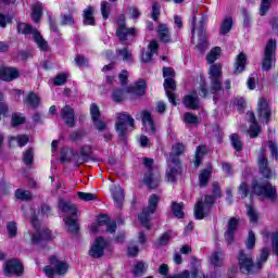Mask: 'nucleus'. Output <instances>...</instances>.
Segmentation results:
<instances>
[{
  "mask_svg": "<svg viewBox=\"0 0 278 278\" xmlns=\"http://www.w3.org/2000/svg\"><path fill=\"white\" fill-rule=\"evenodd\" d=\"M7 229L10 238H14V236H16V231L18 228L16 227V223L10 222L7 226Z\"/></svg>",
  "mask_w": 278,
  "mask_h": 278,
  "instance_id": "nucleus-59",
  "label": "nucleus"
},
{
  "mask_svg": "<svg viewBox=\"0 0 278 278\" xmlns=\"http://www.w3.org/2000/svg\"><path fill=\"white\" fill-rule=\"evenodd\" d=\"M143 164L147 168L143 177V184H146L148 188H157V186H160V173L153 169V160L144 159Z\"/></svg>",
  "mask_w": 278,
  "mask_h": 278,
  "instance_id": "nucleus-7",
  "label": "nucleus"
},
{
  "mask_svg": "<svg viewBox=\"0 0 278 278\" xmlns=\"http://www.w3.org/2000/svg\"><path fill=\"white\" fill-rule=\"evenodd\" d=\"M25 123V116L21 113H15L12 115V126L18 127V125H23Z\"/></svg>",
  "mask_w": 278,
  "mask_h": 278,
  "instance_id": "nucleus-53",
  "label": "nucleus"
},
{
  "mask_svg": "<svg viewBox=\"0 0 278 278\" xmlns=\"http://www.w3.org/2000/svg\"><path fill=\"white\" fill-rule=\"evenodd\" d=\"M253 189L254 194H257V197H266L267 199H270V201L277 199V190L273 188L271 185L254 182Z\"/></svg>",
  "mask_w": 278,
  "mask_h": 278,
  "instance_id": "nucleus-16",
  "label": "nucleus"
},
{
  "mask_svg": "<svg viewBox=\"0 0 278 278\" xmlns=\"http://www.w3.org/2000/svg\"><path fill=\"white\" fill-rule=\"evenodd\" d=\"M78 199H80V201H94L97 195H94V193L78 192Z\"/></svg>",
  "mask_w": 278,
  "mask_h": 278,
  "instance_id": "nucleus-56",
  "label": "nucleus"
},
{
  "mask_svg": "<svg viewBox=\"0 0 278 278\" xmlns=\"http://www.w3.org/2000/svg\"><path fill=\"white\" fill-rule=\"evenodd\" d=\"M16 199H21L22 201H29L31 199V192L23 189H18L15 192Z\"/></svg>",
  "mask_w": 278,
  "mask_h": 278,
  "instance_id": "nucleus-52",
  "label": "nucleus"
},
{
  "mask_svg": "<svg viewBox=\"0 0 278 278\" xmlns=\"http://www.w3.org/2000/svg\"><path fill=\"white\" fill-rule=\"evenodd\" d=\"M111 194L114 203L117 204L118 207H121V205H123V201H125V192L123 191V188L113 185L111 187Z\"/></svg>",
  "mask_w": 278,
  "mask_h": 278,
  "instance_id": "nucleus-27",
  "label": "nucleus"
},
{
  "mask_svg": "<svg viewBox=\"0 0 278 278\" xmlns=\"http://www.w3.org/2000/svg\"><path fill=\"white\" fill-rule=\"evenodd\" d=\"M230 142L236 151H242V140H240V136L232 134L230 136Z\"/></svg>",
  "mask_w": 278,
  "mask_h": 278,
  "instance_id": "nucleus-46",
  "label": "nucleus"
},
{
  "mask_svg": "<svg viewBox=\"0 0 278 278\" xmlns=\"http://www.w3.org/2000/svg\"><path fill=\"white\" fill-rule=\"evenodd\" d=\"M27 142H29V137L25 135L9 138L10 147H25Z\"/></svg>",
  "mask_w": 278,
  "mask_h": 278,
  "instance_id": "nucleus-36",
  "label": "nucleus"
},
{
  "mask_svg": "<svg viewBox=\"0 0 278 278\" xmlns=\"http://www.w3.org/2000/svg\"><path fill=\"white\" fill-rule=\"evenodd\" d=\"M147 268H148L147 264H144L142 262H137L135 264L132 273H134L135 277H140V276L144 275V273H147Z\"/></svg>",
  "mask_w": 278,
  "mask_h": 278,
  "instance_id": "nucleus-43",
  "label": "nucleus"
},
{
  "mask_svg": "<svg viewBox=\"0 0 278 278\" xmlns=\"http://www.w3.org/2000/svg\"><path fill=\"white\" fill-rule=\"evenodd\" d=\"M233 103L238 112H242L244 108H247V101L244 100V98H237Z\"/></svg>",
  "mask_w": 278,
  "mask_h": 278,
  "instance_id": "nucleus-60",
  "label": "nucleus"
},
{
  "mask_svg": "<svg viewBox=\"0 0 278 278\" xmlns=\"http://www.w3.org/2000/svg\"><path fill=\"white\" fill-rule=\"evenodd\" d=\"M34 23H40V18H42V3L34 2L31 4V14H30Z\"/></svg>",
  "mask_w": 278,
  "mask_h": 278,
  "instance_id": "nucleus-34",
  "label": "nucleus"
},
{
  "mask_svg": "<svg viewBox=\"0 0 278 278\" xmlns=\"http://www.w3.org/2000/svg\"><path fill=\"white\" fill-rule=\"evenodd\" d=\"M182 121L186 125H199V117L190 112L184 114Z\"/></svg>",
  "mask_w": 278,
  "mask_h": 278,
  "instance_id": "nucleus-41",
  "label": "nucleus"
},
{
  "mask_svg": "<svg viewBox=\"0 0 278 278\" xmlns=\"http://www.w3.org/2000/svg\"><path fill=\"white\" fill-rule=\"evenodd\" d=\"M258 168L263 177H265L266 179H270V177H273V170L268 168V160H266V157H258Z\"/></svg>",
  "mask_w": 278,
  "mask_h": 278,
  "instance_id": "nucleus-31",
  "label": "nucleus"
},
{
  "mask_svg": "<svg viewBox=\"0 0 278 278\" xmlns=\"http://www.w3.org/2000/svg\"><path fill=\"white\" fill-rule=\"evenodd\" d=\"M157 203H160V198L155 194L151 195L148 202V207H146L142 213L139 215V220L146 227V229H151V215L155 214V210H157Z\"/></svg>",
  "mask_w": 278,
  "mask_h": 278,
  "instance_id": "nucleus-11",
  "label": "nucleus"
},
{
  "mask_svg": "<svg viewBox=\"0 0 278 278\" xmlns=\"http://www.w3.org/2000/svg\"><path fill=\"white\" fill-rule=\"evenodd\" d=\"M136 28L125 27V16H121L117 21V38H119V40H129V38H131V36H136Z\"/></svg>",
  "mask_w": 278,
  "mask_h": 278,
  "instance_id": "nucleus-19",
  "label": "nucleus"
},
{
  "mask_svg": "<svg viewBox=\"0 0 278 278\" xmlns=\"http://www.w3.org/2000/svg\"><path fill=\"white\" fill-rule=\"evenodd\" d=\"M17 31L20 34H33V38L38 46V49H40L41 51H49V43H47V40L42 38V35H40L38 30L34 29L31 25L27 23H18Z\"/></svg>",
  "mask_w": 278,
  "mask_h": 278,
  "instance_id": "nucleus-6",
  "label": "nucleus"
},
{
  "mask_svg": "<svg viewBox=\"0 0 278 278\" xmlns=\"http://www.w3.org/2000/svg\"><path fill=\"white\" fill-rule=\"evenodd\" d=\"M210 177H212V166H208L206 169H202L199 175V186L200 188H205L207 182L210 181Z\"/></svg>",
  "mask_w": 278,
  "mask_h": 278,
  "instance_id": "nucleus-35",
  "label": "nucleus"
},
{
  "mask_svg": "<svg viewBox=\"0 0 278 278\" xmlns=\"http://www.w3.org/2000/svg\"><path fill=\"white\" fill-rule=\"evenodd\" d=\"M247 249H253L255 247V232L249 231L248 240H247Z\"/></svg>",
  "mask_w": 278,
  "mask_h": 278,
  "instance_id": "nucleus-58",
  "label": "nucleus"
},
{
  "mask_svg": "<svg viewBox=\"0 0 278 278\" xmlns=\"http://www.w3.org/2000/svg\"><path fill=\"white\" fill-rule=\"evenodd\" d=\"M257 112L260 118H262V121H266V123H268V121H270V116H273V110L270 109V105H268V101L264 98L258 100Z\"/></svg>",
  "mask_w": 278,
  "mask_h": 278,
  "instance_id": "nucleus-22",
  "label": "nucleus"
},
{
  "mask_svg": "<svg viewBox=\"0 0 278 278\" xmlns=\"http://www.w3.org/2000/svg\"><path fill=\"white\" fill-rule=\"evenodd\" d=\"M185 147L181 143H175L172 147V153L167 159L166 178L168 181H175L179 170H181V164L179 163V155L184 153Z\"/></svg>",
  "mask_w": 278,
  "mask_h": 278,
  "instance_id": "nucleus-2",
  "label": "nucleus"
},
{
  "mask_svg": "<svg viewBox=\"0 0 278 278\" xmlns=\"http://www.w3.org/2000/svg\"><path fill=\"white\" fill-rule=\"evenodd\" d=\"M211 264L213 266H222L223 265V253H219V252H214L212 255H211Z\"/></svg>",
  "mask_w": 278,
  "mask_h": 278,
  "instance_id": "nucleus-49",
  "label": "nucleus"
},
{
  "mask_svg": "<svg viewBox=\"0 0 278 278\" xmlns=\"http://www.w3.org/2000/svg\"><path fill=\"white\" fill-rule=\"evenodd\" d=\"M163 77L165 79L164 89L167 94L168 101L172 103V105H177V102L175 101V93H173V90L177 88V85L173 79V77H175V71H173V68L170 67H164Z\"/></svg>",
  "mask_w": 278,
  "mask_h": 278,
  "instance_id": "nucleus-8",
  "label": "nucleus"
},
{
  "mask_svg": "<svg viewBox=\"0 0 278 278\" xmlns=\"http://www.w3.org/2000/svg\"><path fill=\"white\" fill-rule=\"evenodd\" d=\"M90 116L92 122L99 121L101 118V111L99 110V106L96 103L90 105Z\"/></svg>",
  "mask_w": 278,
  "mask_h": 278,
  "instance_id": "nucleus-50",
  "label": "nucleus"
},
{
  "mask_svg": "<svg viewBox=\"0 0 278 278\" xmlns=\"http://www.w3.org/2000/svg\"><path fill=\"white\" fill-rule=\"evenodd\" d=\"M157 49H160V45L157 41L152 40L148 46V51L141 54L142 62H151V60H153V55L157 53Z\"/></svg>",
  "mask_w": 278,
  "mask_h": 278,
  "instance_id": "nucleus-26",
  "label": "nucleus"
},
{
  "mask_svg": "<svg viewBox=\"0 0 278 278\" xmlns=\"http://www.w3.org/2000/svg\"><path fill=\"white\" fill-rule=\"evenodd\" d=\"M66 79H68V75L63 73L59 74L53 81L55 86H64V84H66Z\"/></svg>",
  "mask_w": 278,
  "mask_h": 278,
  "instance_id": "nucleus-55",
  "label": "nucleus"
},
{
  "mask_svg": "<svg viewBox=\"0 0 278 278\" xmlns=\"http://www.w3.org/2000/svg\"><path fill=\"white\" fill-rule=\"evenodd\" d=\"M256 86H257V75L253 74L252 77L248 79V88L250 90H255Z\"/></svg>",
  "mask_w": 278,
  "mask_h": 278,
  "instance_id": "nucleus-63",
  "label": "nucleus"
},
{
  "mask_svg": "<svg viewBox=\"0 0 278 278\" xmlns=\"http://www.w3.org/2000/svg\"><path fill=\"white\" fill-rule=\"evenodd\" d=\"M24 163L29 165L31 164L33 160H34V150L29 149L24 153L23 156Z\"/></svg>",
  "mask_w": 278,
  "mask_h": 278,
  "instance_id": "nucleus-61",
  "label": "nucleus"
},
{
  "mask_svg": "<svg viewBox=\"0 0 278 278\" xmlns=\"http://www.w3.org/2000/svg\"><path fill=\"white\" fill-rule=\"evenodd\" d=\"M277 51V41L270 39L266 47L263 59V71H270L271 66H275V53Z\"/></svg>",
  "mask_w": 278,
  "mask_h": 278,
  "instance_id": "nucleus-14",
  "label": "nucleus"
},
{
  "mask_svg": "<svg viewBox=\"0 0 278 278\" xmlns=\"http://www.w3.org/2000/svg\"><path fill=\"white\" fill-rule=\"evenodd\" d=\"M191 278H207L201 270V262L197 257H191Z\"/></svg>",
  "mask_w": 278,
  "mask_h": 278,
  "instance_id": "nucleus-29",
  "label": "nucleus"
},
{
  "mask_svg": "<svg viewBox=\"0 0 278 278\" xmlns=\"http://www.w3.org/2000/svg\"><path fill=\"white\" fill-rule=\"evenodd\" d=\"M210 88L207 89L211 94H218L223 90V64L214 63L208 68Z\"/></svg>",
  "mask_w": 278,
  "mask_h": 278,
  "instance_id": "nucleus-4",
  "label": "nucleus"
},
{
  "mask_svg": "<svg viewBox=\"0 0 278 278\" xmlns=\"http://www.w3.org/2000/svg\"><path fill=\"white\" fill-rule=\"evenodd\" d=\"M21 77V70L14 66H0V79L2 81H14Z\"/></svg>",
  "mask_w": 278,
  "mask_h": 278,
  "instance_id": "nucleus-20",
  "label": "nucleus"
},
{
  "mask_svg": "<svg viewBox=\"0 0 278 278\" xmlns=\"http://www.w3.org/2000/svg\"><path fill=\"white\" fill-rule=\"evenodd\" d=\"M24 103L29 108H38L40 105V98L34 92H30L24 100Z\"/></svg>",
  "mask_w": 278,
  "mask_h": 278,
  "instance_id": "nucleus-39",
  "label": "nucleus"
},
{
  "mask_svg": "<svg viewBox=\"0 0 278 278\" xmlns=\"http://www.w3.org/2000/svg\"><path fill=\"white\" fill-rule=\"evenodd\" d=\"M218 58H220V48L215 47L206 55V62L207 64H214Z\"/></svg>",
  "mask_w": 278,
  "mask_h": 278,
  "instance_id": "nucleus-40",
  "label": "nucleus"
},
{
  "mask_svg": "<svg viewBox=\"0 0 278 278\" xmlns=\"http://www.w3.org/2000/svg\"><path fill=\"white\" fill-rule=\"evenodd\" d=\"M59 207L65 214V225L72 233H77L79 230V224H77V219L73 218L72 216H77V206L72 204L71 202H66L61 200L59 203Z\"/></svg>",
  "mask_w": 278,
  "mask_h": 278,
  "instance_id": "nucleus-5",
  "label": "nucleus"
},
{
  "mask_svg": "<svg viewBox=\"0 0 278 278\" xmlns=\"http://www.w3.org/2000/svg\"><path fill=\"white\" fill-rule=\"evenodd\" d=\"M152 18L153 21H157V18H160V3L157 2L152 4Z\"/></svg>",
  "mask_w": 278,
  "mask_h": 278,
  "instance_id": "nucleus-62",
  "label": "nucleus"
},
{
  "mask_svg": "<svg viewBox=\"0 0 278 278\" xmlns=\"http://www.w3.org/2000/svg\"><path fill=\"white\" fill-rule=\"evenodd\" d=\"M207 153V147L205 146H199L195 150V156H194V167L199 168L201 166V162L203 161V155Z\"/></svg>",
  "mask_w": 278,
  "mask_h": 278,
  "instance_id": "nucleus-37",
  "label": "nucleus"
},
{
  "mask_svg": "<svg viewBox=\"0 0 278 278\" xmlns=\"http://www.w3.org/2000/svg\"><path fill=\"white\" fill-rule=\"evenodd\" d=\"M4 275L10 277V275H23V264L17 260H9L3 264Z\"/></svg>",
  "mask_w": 278,
  "mask_h": 278,
  "instance_id": "nucleus-21",
  "label": "nucleus"
},
{
  "mask_svg": "<svg viewBox=\"0 0 278 278\" xmlns=\"http://www.w3.org/2000/svg\"><path fill=\"white\" fill-rule=\"evenodd\" d=\"M172 212L176 218H184V203H173Z\"/></svg>",
  "mask_w": 278,
  "mask_h": 278,
  "instance_id": "nucleus-45",
  "label": "nucleus"
},
{
  "mask_svg": "<svg viewBox=\"0 0 278 278\" xmlns=\"http://www.w3.org/2000/svg\"><path fill=\"white\" fill-rule=\"evenodd\" d=\"M247 214L251 223L255 224L260 220V214H257V211L253 206H247Z\"/></svg>",
  "mask_w": 278,
  "mask_h": 278,
  "instance_id": "nucleus-47",
  "label": "nucleus"
},
{
  "mask_svg": "<svg viewBox=\"0 0 278 278\" xmlns=\"http://www.w3.org/2000/svg\"><path fill=\"white\" fill-rule=\"evenodd\" d=\"M192 41L197 49L203 53L207 49V37L205 36V28L203 26L197 27V17L192 20Z\"/></svg>",
  "mask_w": 278,
  "mask_h": 278,
  "instance_id": "nucleus-10",
  "label": "nucleus"
},
{
  "mask_svg": "<svg viewBox=\"0 0 278 278\" xmlns=\"http://www.w3.org/2000/svg\"><path fill=\"white\" fill-rule=\"evenodd\" d=\"M117 53L123 62H127V64H131V62H134V56L131 52H129V50H127L126 48L118 50Z\"/></svg>",
  "mask_w": 278,
  "mask_h": 278,
  "instance_id": "nucleus-42",
  "label": "nucleus"
},
{
  "mask_svg": "<svg viewBox=\"0 0 278 278\" xmlns=\"http://www.w3.org/2000/svg\"><path fill=\"white\" fill-rule=\"evenodd\" d=\"M199 94V96H198ZM211 93L207 90V83L203 76H200V81L194 85V89L191 93H188L184 98V105L189 110H199V97H208Z\"/></svg>",
  "mask_w": 278,
  "mask_h": 278,
  "instance_id": "nucleus-1",
  "label": "nucleus"
},
{
  "mask_svg": "<svg viewBox=\"0 0 278 278\" xmlns=\"http://www.w3.org/2000/svg\"><path fill=\"white\" fill-rule=\"evenodd\" d=\"M268 260V249H263L260 255V258L256 264H253V258L251 255L244 254L243 251L239 254V266L242 273H257L260 268H262V264H264Z\"/></svg>",
  "mask_w": 278,
  "mask_h": 278,
  "instance_id": "nucleus-3",
  "label": "nucleus"
},
{
  "mask_svg": "<svg viewBox=\"0 0 278 278\" xmlns=\"http://www.w3.org/2000/svg\"><path fill=\"white\" fill-rule=\"evenodd\" d=\"M156 31L162 42H170V29H168L166 24H159Z\"/></svg>",
  "mask_w": 278,
  "mask_h": 278,
  "instance_id": "nucleus-33",
  "label": "nucleus"
},
{
  "mask_svg": "<svg viewBox=\"0 0 278 278\" xmlns=\"http://www.w3.org/2000/svg\"><path fill=\"white\" fill-rule=\"evenodd\" d=\"M113 100L121 102L125 100V92L123 90H115L113 92Z\"/></svg>",
  "mask_w": 278,
  "mask_h": 278,
  "instance_id": "nucleus-64",
  "label": "nucleus"
},
{
  "mask_svg": "<svg viewBox=\"0 0 278 278\" xmlns=\"http://www.w3.org/2000/svg\"><path fill=\"white\" fill-rule=\"evenodd\" d=\"M232 25L233 20H231V17H226L220 25V34H229V31H231Z\"/></svg>",
  "mask_w": 278,
  "mask_h": 278,
  "instance_id": "nucleus-44",
  "label": "nucleus"
},
{
  "mask_svg": "<svg viewBox=\"0 0 278 278\" xmlns=\"http://www.w3.org/2000/svg\"><path fill=\"white\" fill-rule=\"evenodd\" d=\"M115 123V131L119 138L127 136V126L134 127V118L127 113H117Z\"/></svg>",
  "mask_w": 278,
  "mask_h": 278,
  "instance_id": "nucleus-13",
  "label": "nucleus"
},
{
  "mask_svg": "<svg viewBox=\"0 0 278 278\" xmlns=\"http://www.w3.org/2000/svg\"><path fill=\"white\" fill-rule=\"evenodd\" d=\"M112 10V5L104 1V2H101V14L104 18V21H108V18H110V12Z\"/></svg>",
  "mask_w": 278,
  "mask_h": 278,
  "instance_id": "nucleus-48",
  "label": "nucleus"
},
{
  "mask_svg": "<svg viewBox=\"0 0 278 278\" xmlns=\"http://www.w3.org/2000/svg\"><path fill=\"white\" fill-rule=\"evenodd\" d=\"M73 149L71 148H64L61 151V161L62 162H68V160H71V157H73Z\"/></svg>",
  "mask_w": 278,
  "mask_h": 278,
  "instance_id": "nucleus-54",
  "label": "nucleus"
},
{
  "mask_svg": "<svg viewBox=\"0 0 278 278\" xmlns=\"http://www.w3.org/2000/svg\"><path fill=\"white\" fill-rule=\"evenodd\" d=\"M108 247V241L103 239V237L96 238L93 244L89 250V255L98 260L99 257H103V253H105V249Z\"/></svg>",
  "mask_w": 278,
  "mask_h": 278,
  "instance_id": "nucleus-18",
  "label": "nucleus"
},
{
  "mask_svg": "<svg viewBox=\"0 0 278 278\" xmlns=\"http://www.w3.org/2000/svg\"><path fill=\"white\" fill-rule=\"evenodd\" d=\"M43 273L49 278L53 277V275H66V273H68V264L64 261H59L55 256H51L50 266H46Z\"/></svg>",
  "mask_w": 278,
  "mask_h": 278,
  "instance_id": "nucleus-12",
  "label": "nucleus"
},
{
  "mask_svg": "<svg viewBox=\"0 0 278 278\" xmlns=\"http://www.w3.org/2000/svg\"><path fill=\"white\" fill-rule=\"evenodd\" d=\"M244 68H247V54H244V52H241L237 55L235 61V65H233L235 75H240V73H243Z\"/></svg>",
  "mask_w": 278,
  "mask_h": 278,
  "instance_id": "nucleus-28",
  "label": "nucleus"
},
{
  "mask_svg": "<svg viewBox=\"0 0 278 278\" xmlns=\"http://www.w3.org/2000/svg\"><path fill=\"white\" fill-rule=\"evenodd\" d=\"M170 236H173V232H166L163 236H161L157 240L159 244L161 247L168 244V242L170 241Z\"/></svg>",
  "mask_w": 278,
  "mask_h": 278,
  "instance_id": "nucleus-57",
  "label": "nucleus"
},
{
  "mask_svg": "<svg viewBox=\"0 0 278 278\" xmlns=\"http://www.w3.org/2000/svg\"><path fill=\"white\" fill-rule=\"evenodd\" d=\"M94 9L92 7H88L84 11V23L85 25H94Z\"/></svg>",
  "mask_w": 278,
  "mask_h": 278,
  "instance_id": "nucleus-38",
  "label": "nucleus"
},
{
  "mask_svg": "<svg viewBox=\"0 0 278 278\" xmlns=\"http://www.w3.org/2000/svg\"><path fill=\"white\" fill-rule=\"evenodd\" d=\"M141 121L143 123V129L148 134H155V123L151 118V113L149 111H143L141 113Z\"/></svg>",
  "mask_w": 278,
  "mask_h": 278,
  "instance_id": "nucleus-24",
  "label": "nucleus"
},
{
  "mask_svg": "<svg viewBox=\"0 0 278 278\" xmlns=\"http://www.w3.org/2000/svg\"><path fill=\"white\" fill-rule=\"evenodd\" d=\"M240 224V219L232 217L228 220L227 230L225 232V238L228 244L233 242V236H236V231H238V225Z\"/></svg>",
  "mask_w": 278,
  "mask_h": 278,
  "instance_id": "nucleus-23",
  "label": "nucleus"
},
{
  "mask_svg": "<svg viewBox=\"0 0 278 278\" xmlns=\"http://www.w3.org/2000/svg\"><path fill=\"white\" fill-rule=\"evenodd\" d=\"M91 233H99V231H108V233H114L116 231V223L110 222V216L100 215L96 223L90 226Z\"/></svg>",
  "mask_w": 278,
  "mask_h": 278,
  "instance_id": "nucleus-9",
  "label": "nucleus"
},
{
  "mask_svg": "<svg viewBox=\"0 0 278 278\" xmlns=\"http://www.w3.org/2000/svg\"><path fill=\"white\" fill-rule=\"evenodd\" d=\"M61 118L68 125V127H73V125H75V111L73 108L65 105L61 110Z\"/></svg>",
  "mask_w": 278,
  "mask_h": 278,
  "instance_id": "nucleus-25",
  "label": "nucleus"
},
{
  "mask_svg": "<svg viewBox=\"0 0 278 278\" xmlns=\"http://www.w3.org/2000/svg\"><path fill=\"white\" fill-rule=\"evenodd\" d=\"M214 205V197L205 195L204 202L198 201L194 208V216L198 220L205 218L210 214V208Z\"/></svg>",
  "mask_w": 278,
  "mask_h": 278,
  "instance_id": "nucleus-15",
  "label": "nucleus"
},
{
  "mask_svg": "<svg viewBox=\"0 0 278 278\" xmlns=\"http://www.w3.org/2000/svg\"><path fill=\"white\" fill-rule=\"evenodd\" d=\"M275 3V0H262L261 2V16H265V14L270 10V7Z\"/></svg>",
  "mask_w": 278,
  "mask_h": 278,
  "instance_id": "nucleus-51",
  "label": "nucleus"
},
{
  "mask_svg": "<svg viewBox=\"0 0 278 278\" xmlns=\"http://www.w3.org/2000/svg\"><path fill=\"white\" fill-rule=\"evenodd\" d=\"M31 223L33 227L36 229V233L33 236L31 233H28V237L25 236L26 240H29L30 238V242H33V244H38L40 240H49V238H51V231L49 229H38V220L36 219V217L31 218Z\"/></svg>",
  "mask_w": 278,
  "mask_h": 278,
  "instance_id": "nucleus-17",
  "label": "nucleus"
},
{
  "mask_svg": "<svg viewBox=\"0 0 278 278\" xmlns=\"http://www.w3.org/2000/svg\"><path fill=\"white\" fill-rule=\"evenodd\" d=\"M247 116L250 118V129H249V136L250 138H257L260 136V126L257 125V122H255V113L254 112H248Z\"/></svg>",
  "mask_w": 278,
  "mask_h": 278,
  "instance_id": "nucleus-30",
  "label": "nucleus"
},
{
  "mask_svg": "<svg viewBox=\"0 0 278 278\" xmlns=\"http://www.w3.org/2000/svg\"><path fill=\"white\" fill-rule=\"evenodd\" d=\"M146 90H147V81L144 79H139L128 89V92H131L132 94H137L140 97L144 94Z\"/></svg>",
  "mask_w": 278,
  "mask_h": 278,
  "instance_id": "nucleus-32",
  "label": "nucleus"
}]
</instances>
